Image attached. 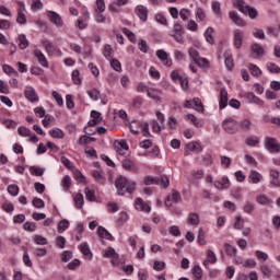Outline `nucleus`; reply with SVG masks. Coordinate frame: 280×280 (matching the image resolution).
<instances>
[{
  "mask_svg": "<svg viewBox=\"0 0 280 280\" xmlns=\"http://www.w3.org/2000/svg\"><path fill=\"white\" fill-rule=\"evenodd\" d=\"M118 196H126V194H132L137 189V184L128 178L120 176L115 182Z\"/></svg>",
  "mask_w": 280,
  "mask_h": 280,
  "instance_id": "1",
  "label": "nucleus"
},
{
  "mask_svg": "<svg viewBox=\"0 0 280 280\" xmlns=\"http://www.w3.org/2000/svg\"><path fill=\"white\" fill-rule=\"evenodd\" d=\"M233 5L234 8H237L240 12H243V14H248L249 19H256L259 14V12H257V9L247 5L244 0H234Z\"/></svg>",
  "mask_w": 280,
  "mask_h": 280,
  "instance_id": "2",
  "label": "nucleus"
},
{
  "mask_svg": "<svg viewBox=\"0 0 280 280\" xmlns=\"http://www.w3.org/2000/svg\"><path fill=\"white\" fill-rule=\"evenodd\" d=\"M183 201V197H180V192L178 190L173 189L172 194L167 196L165 200V207H174V205H178V202Z\"/></svg>",
  "mask_w": 280,
  "mask_h": 280,
  "instance_id": "3",
  "label": "nucleus"
},
{
  "mask_svg": "<svg viewBox=\"0 0 280 280\" xmlns=\"http://www.w3.org/2000/svg\"><path fill=\"white\" fill-rule=\"evenodd\" d=\"M223 130L228 132V135H235L238 130L237 121L233 118H228L223 121Z\"/></svg>",
  "mask_w": 280,
  "mask_h": 280,
  "instance_id": "4",
  "label": "nucleus"
},
{
  "mask_svg": "<svg viewBox=\"0 0 280 280\" xmlns=\"http://www.w3.org/2000/svg\"><path fill=\"white\" fill-rule=\"evenodd\" d=\"M265 148L266 150H268L269 152H272V153H279L280 152V144L279 142L277 141V139L275 138H271V137H267L265 139Z\"/></svg>",
  "mask_w": 280,
  "mask_h": 280,
  "instance_id": "5",
  "label": "nucleus"
},
{
  "mask_svg": "<svg viewBox=\"0 0 280 280\" xmlns=\"http://www.w3.org/2000/svg\"><path fill=\"white\" fill-rule=\"evenodd\" d=\"M122 5H128V0H115L109 4L108 10L112 14H119Z\"/></svg>",
  "mask_w": 280,
  "mask_h": 280,
  "instance_id": "6",
  "label": "nucleus"
},
{
  "mask_svg": "<svg viewBox=\"0 0 280 280\" xmlns=\"http://www.w3.org/2000/svg\"><path fill=\"white\" fill-rule=\"evenodd\" d=\"M155 56L159 58V60H161L164 67H172V59H170V55H167L165 50L163 49L156 50Z\"/></svg>",
  "mask_w": 280,
  "mask_h": 280,
  "instance_id": "7",
  "label": "nucleus"
},
{
  "mask_svg": "<svg viewBox=\"0 0 280 280\" xmlns=\"http://www.w3.org/2000/svg\"><path fill=\"white\" fill-rule=\"evenodd\" d=\"M213 187H215V189H218L219 191L229 189L231 187V180L229 179V177L223 176L221 180H214Z\"/></svg>",
  "mask_w": 280,
  "mask_h": 280,
  "instance_id": "8",
  "label": "nucleus"
},
{
  "mask_svg": "<svg viewBox=\"0 0 280 280\" xmlns=\"http://www.w3.org/2000/svg\"><path fill=\"white\" fill-rule=\"evenodd\" d=\"M47 16H48L50 23H52L57 27H62V25H63L62 18H60V15L58 13H56L54 11H48Z\"/></svg>",
  "mask_w": 280,
  "mask_h": 280,
  "instance_id": "9",
  "label": "nucleus"
},
{
  "mask_svg": "<svg viewBox=\"0 0 280 280\" xmlns=\"http://www.w3.org/2000/svg\"><path fill=\"white\" fill-rule=\"evenodd\" d=\"M202 150V144L198 141H192L186 144L185 154L188 155L189 152H196L197 154L200 153Z\"/></svg>",
  "mask_w": 280,
  "mask_h": 280,
  "instance_id": "10",
  "label": "nucleus"
},
{
  "mask_svg": "<svg viewBox=\"0 0 280 280\" xmlns=\"http://www.w3.org/2000/svg\"><path fill=\"white\" fill-rule=\"evenodd\" d=\"M33 56L35 58H37L38 63L40 65V67H45L46 69L49 67V62L47 61V57H45V54H43V51H40V49H35L33 51Z\"/></svg>",
  "mask_w": 280,
  "mask_h": 280,
  "instance_id": "11",
  "label": "nucleus"
},
{
  "mask_svg": "<svg viewBox=\"0 0 280 280\" xmlns=\"http://www.w3.org/2000/svg\"><path fill=\"white\" fill-rule=\"evenodd\" d=\"M244 43V32L241 30H234V47L236 49H242V45Z\"/></svg>",
  "mask_w": 280,
  "mask_h": 280,
  "instance_id": "12",
  "label": "nucleus"
},
{
  "mask_svg": "<svg viewBox=\"0 0 280 280\" xmlns=\"http://www.w3.org/2000/svg\"><path fill=\"white\" fill-rule=\"evenodd\" d=\"M264 178V176L261 175V173L252 170L249 175H248V183H252V185H258V183H261V179Z\"/></svg>",
  "mask_w": 280,
  "mask_h": 280,
  "instance_id": "13",
  "label": "nucleus"
},
{
  "mask_svg": "<svg viewBox=\"0 0 280 280\" xmlns=\"http://www.w3.org/2000/svg\"><path fill=\"white\" fill-rule=\"evenodd\" d=\"M220 108H226L229 106V92H226V89H221L220 91V101H219Z\"/></svg>",
  "mask_w": 280,
  "mask_h": 280,
  "instance_id": "14",
  "label": "nucleus"
},
{
  "mask_svg": "<svg viewBox=\"0 0 280 280\" xmlns=\"http://www.w3.org/2000/svg\"><path fill=\"white\" fill-rule=\"evenodd\" d=\"M92 119L89 121V126L91 128L97 126V124H102V114L97 110L91 112Z\"/></svg>",
  "mask_w": 280,
  "mask_h": 280,
  "instance_id": "15",
  "label": "nucleus"
},
{
  "mask_svg": "<svg viewBox=\"0 0 280 280\" xmlns=\"http://www.w3.org/2000/svg\"><path fill=\"white\" fill-rule=\"evenodd\" d=\"M229 16L235 25H238V27H244V25H246V22L242 18H240L237 12L230 11Z\"/></svg>",
  "mask_w": 280,
  "mask_h": 280,
  "instance_id": "16",
  "label": "nucleus"
},
{
  "mask_svg": "<svg viewBox=\"0 0 280 280\" xmlns=\"http://www.w3.org/2000/svg\"><path fill=\"white\" fill-rule=\"evenodd\" d=\"M24 95L28 102H38V94H36V90H34V88H26Z\"/></svg>",
  "mask_w": 280,
  "mask_h": 280,
  "instance_id": "17",
  "label": "nucleus"
},
{
  "mask_svg": "<svg viewBox=\"0 0 280 280\" xmlns=\"http://www.w3.org/2000/svg\"><path fill=\"white\" fill-rule=\"evenodd\" d=\"M122 167L127 172H137V170H139V166L137 165V163H135L132 160H128V159L122 161Z\"/></svg>",
  "mask_w": 280,
  "mask_h": 280,
  "instance_id": "18",
  "label": "nucleus"
},
{
  "mask_svg": "<svg viewBox=\"0 0 280 280\" xmlns=\"http://www.w3.org/2000/svg\"><path fill=\"white\" fill-rule=\"evenodd\" d=\"M197 162L200 165H213V159L211 158V154H209V153L197 156Z\"/></svg>",
  "mask_w": 280,
  "mask_h": 280,
  "instance_id": "19",
  "label": "nucleus"
},
{
  "mask_svg": "<svg viewBox=\"0 0 280 280\" xmlns=\"http://www.w3.org/2000/svg\"><path fill=\"white\" fill-rule=\"evenodd\" d=\"M136 14L141 21H148V8H145L144 5L139 4L136 8Z\"/></svg>",
  "mask_w": 280,
  "mask_h": 280,
  "instance_id": "20",
  "label": "nucleus"
},
{
  "mask_svg": "<svg viewBox=\"0 0 280 280\" xmlns=\"http://www.w3.org/2000/svg\"><path fill=\"white\" fill-rule=\"evenodd\" d=\"M136 209L137 211H145V213H150V211H152V208H150V206L145 205V201H143V199L138 198L136 200Z\"/></svg>",
  "mask_w": 280,
  "mask_h": 280,
  "instance_id": "21",
  "label": "nucleus"
},
{
  "mask_svg": "<svg viewBox=\"0 0 280 280\" xmlns=\"http://www.w3.org/2000/svg\"><path fill=\"white\" fill-rule=\"evenodd\" d=\"M187 222L191 226H198V224H200V214H198L196 212L188 213Z\"/></svg>",
  "mask_w": 280,
  "mask_h": 280,
  "instance_id": "22",
  "label": "nucleus"
},
{
  "mask_svg": "<svg viewBox=\"0 0 280 280\" xmlns=\"http://www.w3.org/2000/svg\"><path fill=\"white\" fill-rule=\"evenodd\" d=\"M215 261H218V257L215 256V253L209 249L207 252V259L203 261L205 268H209V264H215Z\"/></svg>",
  "mask_w": 280,
  "mask_h": 280,
  "instance_id": "23",
  "label": "nucleus"
},
{
  "mask_svg": "<svg viewBox=\"0 0 280 280\" xmlns=\"http://www.w3.org/2000/svg\"><path fill=\"white\" fill-rule=\"evenodd\" d=\"M148 97L151 100H154V102H160L161 101V91L156 90L154 88H149L147 92Z\"/></svg>",
  "mask_w": 280,
  "mask_h": 280,
  "instance_id": "24",
  "label": "nucleus"
},
{
  "mask_svg": "<svg viewBox=\"0 0 280 280\" xmlns=\"http://www.w3.org/2000/svg\"><path fill=\"white\" fill-rule=\"evenodd\" d=\"M252 51L254 54V55H252L253 58H259V57L264 56L265 49L259 44H253Z\"/></svg>",
  "mask_w": 280,
  "mask_h": 280,
  "instance_id": "25",
  "label": "nucleus"
},
{
  "mask_svg": "<svg viewBox=\"0 0 280 280\" xmlns=\"http://www.w3.org/2000/svg\"><path fill=\"white\" fill-rule=\"evenodd\" d=\"M92 176L96 183H100V185H104V183H106V177H104L103 171H93Z\"/></svg>",
  "mask_w": 280,
  "mask_h": 280,
  "instance_id": "26",
  "label": "nucleus"
},
{
  "mask_svg": "<svg viewBox=\"0 0 280 280\" xmlns=\"http://www.w3.org/2000/svg\"><path fill=\"white\" fill-rule=\"evenodd\" d=\"M97 235L101 236L102 240H109V241L114 240L113 235L103 226L97 228Z\"/></svg>",
  "mask_w": 280,
  "mask_h": 280,
  "instance_id": "27",
  "label": "nucleus"
},
{
  "mask_svg": "<svg viewBox=\"0 0 280 280\" xmlns=\"http://www.w3.org/2000/svg\"><path fill=\"white\" fill-rule=\"evenodd\" d=\"M279 176H280L279 171L277 170L270 171V178H272L271 185H273V187H280Z\"/></svg>",
  "mask_w": 280,
  "mask_h": 280,
  "instance_id": "28",
  "label": "nucleus"
},
{
  "mask_svg": "<svg viewBox=\"0 0 280 280\" xmlns=\"http://www.w3.org/2000/svg\"><path fill=\"white\" fill-rule=\"evenodd\" d=\"M113 54H114L113 46L106 44L103 50L104 58H106V60H113Z\"/></svg>",
  "mask_w": 280,
  "mask_h": 280,
  "instance_id": "29",
  "label": "nucleus"
},
{
  "mask_svg": "<svg viewBox=\"0 0 280 280\" xmlns=\"http://www.w3.org/2000/svg\"><path fill=\"white\" fill-rule=\"evenodd\" d=\"M211 8L218 19H222V5L220 4V2L213 1Z\"/></svg>",
  "mask_w": 280,
  "mask_h": 280,
  "instance_id": "30",
  "label": "nucleus"
},
{
  "mask_svg": "<svg viewBox=\"0 0 280 280\" xmlns=\"http://www.w3.org/2000/svg\"><path fill=\"white\" fill-rule=\"evenodd\" d=\"M259 270H260L262 277H266L267 279H270V277H272V269L270 268V266L261 265L259 267Z\"/></svg>",
  "mask_w": 280,
  "mask_h": 280,
  "instance_id": "31",
  "label": "nucleus"
},
{
  "mask_svg": "<svg viewBox=\"0 0 280 280\" xmlns=\"http://www.w3.org/2000/svg\"><path fill=\"white\" fill-rule=\"evenodd\" d=\"M46 52L48 54V56H54V54H56V45L51 44L50 42L45 40L43 43Z\"/></svg>",
  "mask_w": 280,
  "mask_h": 280,
  "instance_id": "32",
  "label": "nucleus"
},
{
  "mask_svg": "<svg viewBox=\"0 0 280 280\" xmlns=\"http://www.w3.org/2000/svg\"><path fill=\"white\" fill-rule=\"evenodd\" d=\"M18 38L20 42L19 47L21 49H27V47H30V40H27V37L25 35L21 34V35H19Z\"/></svg>",
  "mask_w": 280,
  "mask_h": 280,
  "instance_id": "33",
  "label": "nucleus"
},
{
  "mask_svg": "<svg viewBox=\"0 0 280 280\" xmlns=\"http://www.w3.org/2000/svg\"><path fill=\"white\" fill-rule=\"evenodd\" d=\"M84 194H85L86 200H89L90 202H95V200H96L95 190L90 189L89 187H85L84 188Z\"/></svg>",
  "mask_w": 280,
  "mask_h": 280,
  "instance_id": "34",
  "label": "nucleus"
},
{
  "mask_svg": "<svg viewBox=\"0 0 280 280\" xmlns=\"http://www.w3.org/2000/svg\"><path fill=\"white\" fill-rule=\"evenodd\" d=\"M192 108L198 110V113H205V106L202 105V101H200V98L192 100Z\"/></svg>",
  "mask_w": 280,
  "mask_h": 280,
  "instance_id": "35",
  "label": "nucleus"
},
{
  "mask_svg": "<svg viewBox=\"0 0 280 280\" xmlns=\"http://www.w3.org/2000/svg\"><path fill=\"white\" fill-rule=\"evenodd\" d=\"M67 229H69V220L63 219L58 223L57 231H58V233H65V231H67Z\"/></svg>",
  "mask_w": 280,
  "mask_h": 280,
  "instance_id": "36",
  "label": "nucleus"
},
{
  "mask_svg": "<svg viewBox=\"0 0 280 280\" xmlns=\"http://www.w3.org/2000/svg\"><path fill=\"white\" fill-rule=\"evenodd\" d=\"M33 242H35L38 246H47L48 241L45 238V236L42 235H34Z\"/></svg>",
  "mask_w": 280,
  "mask_h": 280,
  "instance_id": "37",
  "label": "nucleus"
},
{
  "mask_svg": "<svg viewBox=\"0 0 280 280\" xmlns=\"http://www.w3.org/2000/svg\"><path fill=\"white\" fill-rule=\"evenodd\" d=\"M206 40L210 45H213L215 43V39H213V27H208L207 31L205 32Z\"/></svg>",
  "mask_w": 280,
  "mask_h": 280,
  "instance_id": "38",
  "label": "nucleus"
},
{
  "mask_svg": "<svg viewBox=\"0 0 280 280\" xmlns=\"http://www.w3.org/2000/svg\"><path fill=\"white\" fill-rule=\"evenodd\" d=\"M94 12H106V2L104 0H96Z\"/></svg>",
  "mask_w": 280,
  "mask_h": 280,
  "instance_id": "39",
  "label": "nucleus"
},
{
  "mask_svg": "<svg viewBox=\"0 0 280 280\" xmlns=\"http://www.w3.org/2000/svg\"><path fill=\"white\" fill-rule=\"evenodd\" d=\"M16 23L20 25H25V23H27V19L25 18V13H23V9H18Z\"/></svg>",
  "mask_w": 280,
  "mask_h": 280,
  "instance_id": "40",
  "label": "nucleus"
},
{
  "mask_svg": "<svg viewBox=\"0 0 280 280\" xmlns=\"http://www.w3.org/2000/svg\"><path fill=\"white\" fill-rule=\"evenodd\" d=\"M81 253L88 257L89 259H91V257H93V254L91 253V247H89V243H83L81 245Z\"/></svg>",
  "mask_w": 280,
  "mask_h": 280,
  "instance_id": "41",
  "label": "nucleus"
},
{
  "mask_svg": "<svg viewBox=\"0 0 280 280\" xmlns=\"http://www.w3.org/2000/svg\"><path fill=\"white\" fill-rule=\"evenodd\" d=\"M160 184H161L160 177L147 176L144 179V185H160Z\"/></svg>",
  "mask_w": 280,
  "mask_h": 280,
  "instance_id": "42",
  "label": "nucleus"
},
{
  "mask_svg": "<svg viewBox=\"0 0 280 280\" xmlns=\"http://www.w3.org/2000/svg\"><path fill=\"white\" fill-rule=\"evenodd\" d=\"M74 202L77 209H82V207H84V196H82V194H77L74 197Z\"/></svg>",
  "mask_w": 280,
  "mask_h": 280,
  "instance_id": "43",
  "label": "nucleus"
},
{
  "mask_svg": "<svg viewBox=\"0 0 280 280\" xmlns=\"http://www.w3.org/2000/svg\"><path fill=\"white\" fill-rule=\"evenodd\" d=\"M30 172L32 176H43L45 174V170L38 166H31Z\"/></svg>",
  "mask_w": 280,
  "mask_h": 280,
  "instance_id": "44",
  "label": "nucleus"
},
{
  "mask_svg": "<svg viewBox=\"0 0 280 280\" xmlns=\"http://www.w3.org/2000/svg\"><path fill=\"white\" fill-rule=\"evenodd\" d=\"M49 135L54 137V139H62L65 137V132H62V130L59 128L51 129Z\"/></svg>",
  "mask_w": 280,
  "mask_h": 280,
  "instance_id": "45",
  "label": "nucleus"
},
{
  "mask_svg": "<svg viewBox=\"0 0 280 280\" xmlns=\"http://www.w3.org/2000/svg\"><path fill=\"white\" fill-rule=\"evenodd\" d=\"M248 69L250 73L256 78H259V75H261V69H259V67L255 66L254 63H249Z\"/></svg>",
  "mask_w": 280,
  "mask_h": 280,
  "instance_id": "46",
  "label": "nucleus"
},
{
  "mask_svg": "<svg viewBox=\"0 0 280 280\" xmlns=\"http://www.w3.org/2000/svg\"><path fill=\"white\" fill-rule=\"evenodd\" d=\"M54 121H55L54 116L46 115V116H44L42 124H43L44 128H49V126H51V124H54Z\"/></svg>",
  "mask_w": 280,
  "mask_h": 280,
  "instance_id": "47",
  "label": "nucleus"
},
{
  "mask_svg": "<svg viewBox=\"0 0 280 280\" xmlns=\"http://www.w3.org/2000/svg\"><path fill=\"white\" fill-rule=\"evenodd\" d=\"M18 132L20 137H32V130L24 126L19 127Z\"/></svg>",
  "mask_w": 280,
  "mask_h": 280,
  "instance_id": "48",
  "label": "nucleus"
},
{
  "mask_svg": "<svg viewBox=\"0 0 280 280\" xmlns=\"http://www.w3.org/2000/svg\"><path fill=\"white\" fill-rule=\"evenodd\" d=\"M88 95L91 100H93L94 102H97L100 100V90L92 89L88 91Z\"/></svg>",
  "mask_w": 280,
  "mask_h": 280,
  "instance_id": "49",
  "label": "nucleus"
},
{
  "mask_svg": "<svg viewBox=\"0 0 280 280\" xmlns=\"http://www.w3.org/2000/svg\"><path fill=\"white\" fill-rule=\"evenodd\" d=\"M247 100H249V102H253L254 104H258V106H264V101L259 100V97H257L253 93L247 94Z\"/></svg>",
  "mask_w": 280,
  "mask_h": 280,
  "instance_id": "50",
  "label": "nucleus"
},
{
  "mask_svg": "<svg viewBox=\"0 0 280 280\" xmlns=\"http://www.w3.org/2000/svg\"><path fill=\"white\" fill-rule=\"evenodd\" d=\"M224 58H225V67L228 69H233L234 63H233V56H231L229 52H224Z\"/></svg>",
  "mask_w": 280,
  "mask_h": 280,
  "instance_id": "51",
  "label": "nucleus"
},
{
  "mask_svg": "<svg viewBox=\"0 0 280 280\" xmlns=\"http://www.w3.org/2000/svg\"><path fill=\"white\" fill-rule=\"evenodd\" d=\"M233 228L236 229L237 231L244 229V219L241 215L235 218Z\"/></svg>",
  "mask_w": 280,
  "mask_h": 280,
  "instance_id": "52",
  "label": "nucleus"
},
{
  "mask_svg": "<svg viewBox=\"0 0 280 280\" xmlns=\"http://www.w3.org/2000/svg\"><path fill=\"white\" fill-rule=\"evenodd\" d=\"M2 70L4 71V73H7L8 75H19V72L16 70H14V68H12L11 66L8 65H3L2 66Z\"/></svg>",
  "mask_w": 280,
  "mask_h": 280,
  "instance_id": "53",
  "label": "nucleus"
},
{
  "mask_svg": "<svg viewBox=\"0 0 280 280\" xmlns=\"http://www.w3.org/2000/svg\"><path fill=\"white\" fill-rule=\"evenodd\" d=\"M266 68H267V71H269L270 73H279L280 72V67L272 62H268L266 65Z\"/></svg>",
  "mask_w": 280,
  "mask_h": 280,
  "instance_id": "54",
  "label": "nucleus"
},
{
  "mask_svg": "<svg viewBox=\"0 0 280 280\" xmlns=\"http://www.w3.org/2000/svg\"><path fill=\"white\" fill-rule=\"evenodd\" d=\"M23 229H24V231L34 233V231H36V223L27 221L23 224Z\"/></svg>",
  "mask_w": 280,
  "mask_h": 280,
  "instance_id": "55",
  "label": "nucleus"
},
{
  "mask_svg": "<svg viewBox=\"0 0 280 280\" xmlns=\"http://www.w3.org/2000/svg\"><path fill=\"white\" fill-rule=\"evenodd\" d=\"M33 207L36 209H45V201L38 197L33 199Z\"/></svg>",
  "mask_w": 280,
  "mask_h": 280,
  "instance_id": "56",
  "label": "nucleus"
},
{
  "mask_svg": "<svg viewBox=\"0 0 280 280\" xmlns=\"http://www.w3.org/2000/svg\"><path fill=\"white\" fill-rule=\"evenodd\" d=\"M7 191L10 196H19V186L14 184L9 185Z\"/></svg>",
  "mask_w": 280,
  "mask_h": 280,
  "instance_id": "57",
  "label": "nucleus"
},
{
  "mask_svg": "<svg viewBox=\"0 0 280 280\" xmlns=\"http://www.w3.org/2000/svg\"><path fill=\"white\" fill-rule=\"evenodd\" d=\"M255 255L259 261H268V254L266 252L256 250Z\"/></svg>",
  "mask_w": 280,
  "mask_h": 280,
  "instance_id": "58",
  "label": "nucleus"
},
{
  "mask_svg": "<svg viewBox=\"0 0 280 280\" xmlns=\"http://www.w3.org/2000/svg\"><path fill=\"white\" fill-rule=\"evenodd\" d=\"M192 275L196 279H202V268H200L198 265H195L192 268Z\"/></svg>",
  "mask_w": 280,
  "mask_h": 280,
  "instance_id": "59",
  "label": "nucleus"
},
{
  "mask_svg": "<svg viewBox=\"0 0 280 280\" xmlns=\"http://www.w3.org/2000/svg\"><path fill=\"white\" fill-rule=\"evenodd\" d=\"M170 235H173V237L180 236V230L178 229V225H172L168 228Z\"/></svg>",
  "mask_w": 280,
  "mask_h": 280,
  "instance_id": "60",
  "label": "nucleus"
},
{
  "mask_svg": "<svg viewBox=\"0 0 280 280\" xmlns=\"http://www.w3.org/2000/svg\"><path fill=\"white\" fill-rule=\"evenodd\" d=\"M109 62H110V67H112V69H114V71H121V62H119V60H117V59H112V60H109Z\"/></svg>",
  "mask_w": 280,
  "mask_h": 280,
  "instance_id": "61",
  "label": "nucleus"
},
{
  "mask_svg": "<svg viewBox=\"0 0 280 280\" xmlns=\"http://www.w3.org/2000/svg\"><path fill=\"white\" fill-rule=\"evenodd\" d=\"M91 141H95V138H91L89 136H82L79 139V144L80 145H86V144L91 143Z\"/></svg>",
  "mask_w": 280,
  "mask_h": 280,
  "instance_id": "62",
  "label": "nucleus"
},
{
  "mask_svg": "<svg viewBox=\"0 0 280 280\" xmlns=\"http://www.w3.org/2000/svg\"><path fill=\"white\" fill-rule=\"evenodd\" d=\"M253 34L255 38H259L260 40H264V38H266V34L261 28H254Z\"/></svg>",
  "mask_w": 280,
  "mask_h": 280,
  "instance_id": "63",
  "label": "nucleus"
},
{
  "mask_svg": "<svg viewBox=\"0 0 280 280\" xmlns=\"http://www.w3.org/2000/svg\"><path fill=\"white\" fill-rule=\"evenodd\" d=\"M257 143H259V138L256 136H252L246 139L247 145L255 147V145H257Z\"/></svg>",
  "mask_w": 280,
  "mask_h": 280,
  "instance_id": "64",
  "label": "nucleus"
}]
</instances>
